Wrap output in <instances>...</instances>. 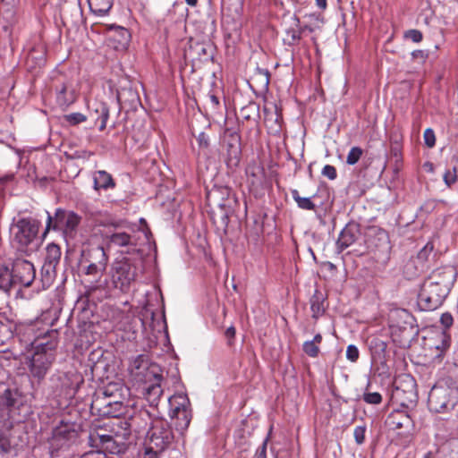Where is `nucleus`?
Wrapping results in <instances>:
<instances>
[{
    "mask_svg": "<svg viewBox=\"0 0 458 458\" xmlns=\"http://www.w3.org/2000/svg\"><path fill=\"white\" fill-rule=\"evenodd\" d=\"M140 259L128 256L117 257L110 267L111 283L114 289L123 293H127L135 282L140 267Z\"/></svg>",
    "mask_w": 458,
    "mask_h": 458,
    "instance_id": "1",
    "label": "nucleus"
},
{
    "mask_svg": "<svg viewBox=\"0 0 458 458\" xmlns=\"http://www.w3.org/2000/svg\"><path fill=\"white\" fill-rule=\"evenodd\" d=\"M108 255L100 245H90L81 250L80 267L86 276L100 278L106 272Z\"/></svg>",
    "mask_w": 458,
    "mask_h": 458,
    "instance_id": "2",
    "label": "nucleus"
},
{
    "mask_svg": "<svg viewBox=\"0 0 458 458\" xmlns=\"http://www.w3.org/2000/svg\"><path fill=\"white\" fill-rule=\"evenodd\" d=\"M458 403V389L446 385H435L428 398V405L436 413L448 412Z\"/></svg>",
    "mask_w": 458,
    "mask_h": 458,
    "instance_id": "3",
    "label": "nucleus"
},
{
    "mask_svg": "<svg viewBox=\"0 0 458 458\" xmlns=\"http://www.w3.org/2000/svg\"><path fill=\"white\" fill-rule=\"evenodd\" d=\"M393 403L409 408L416 405L418 401L417 384L410 375H403L394 382L391 394Z\"/></svg>",
    "mask_w": 458,
    "mask_h": 458,
    "instance_id": "4",
    "label": "nucleus"
},
{
    "mask_svg": "<svg viewBox=\"0 0 458 458\" xmlns=\"http://www.w3.org/2000/svg\"><path fill=\"white\" fill-rule=\"evenodd\" d=\"M40 223L33 218H21L12 227L13 241L18 250L26 251L38 233Z\"/></svg>",
    "mask_w": 458,
    "mask_h": 458,
    "instance_id": "5",
    "label": "nucleus"
},
{
    "mask_svg": "<svg viewBox=\"0 0 458 458\" xmlns=\"http://www.w3.org/2000/svg\"><path fill=\"white\" fill-rule=\"evenodd\" d=\"M170 416L174 420L175 428L183 432L191 423L192 414L190 400L187 395L176 394L168 399Z\"/></svg>",
    "mask_w": 458,
    "mask_h": 458,
    "instance_id": "6",
    "label": "nucleus"
},
{
    "mask_svg": "<svg viewBox=\"0 0 458 458\" xmlns=\"http://www.w3.org/2000/svg\"><path fill=\"white\" fill-rule=\"evenodd\" d=\"M174 440V434L168 422L164 420H154L148 432L145 445L157 452L164 453Z\"/></svg>",
    "mask_w": 458,
    "mask_h": 458,
    "instance_id": "7",
    "label": "nucleus"
},
{
    "mask_svg": "<svg viewBox=\"0 0 458 458\" xmlns=\"http://www.w3.org/2000/svg\"><path fill=\"white\" fill-rule=\"evenodd\" d=\"M449 293L428 278L419 293L418 304L422 310H434L443 303Z\"/></svg>",
    "mask_w": 458,
    "mask_h": 458,
    "instance_id": "8",
    "label": "nucleus"
},
{
    "mask_svg": "<svg viewBox=\"0 0 458 458\" xmlns=\"http://www.w3.org/2000/svg\"><path fill=\"white\" fill-rule=\"evenodd\" d=\"M129 437L118 435L112 437L106 433H89V443L91 446L100 449L98 452H108L113 454H123L126 449V442Z\"/></svg>",
    "mask_w": 458,
    "mask_h": 458,
    "instance_id": "9",
    "label": "nucleus"
},
{
    "mask_svg": "<svg viewBox=\"0 0 458 458\" xmlns=\"http://www.w3.org/2000/svg\"><path fill=\"white\" fill-rule=\"evenodd\" d=\"M129 372L137 383L148 384L152 379L162 380V375L158 374L155 368L149 367L148 358L145 354H140L131 360L129 366Z\"/></svg>",
    "mask_w": 458,
    "mask_h": 458,
    "instance_id": "10",
    "label": "nucleus"
},
{
    "mask_svg": "<svg viewBox=\"0 0 458 458\" xmlns=\"http://www.w3.org/2000/svg\"><path fill=\"white\" fill-rule=\"evenodd\" d=\"M109 243L117 248H121L122 254L142 255L140 248L139 239L135 233H128L123 231H116L108 236Z\"/></svg>",
    "mask_w": 458,
    "mask_h": 458,
    "instance_id": "11",
    "label": "nucleus"
},
{
    "mask_svg": "<svg viewBox=\"0 0 458 458\" xmlns=\"http://www.w3.org/2000/svg\"><path fill=\"white\" fill-rule=\"evenodd\" d=\"M224 145L226 151L225 162L228 167H236L241 160L242 148L239 133L232 129H225L224 132Z\"/></svg>",
    "mask_w": 458,
    "mask_h": 458,
    "instance_id": "12",
    "label": "nucleus"
},
{
    "mask_svg": "<svg viewBox=\"0 0 458 458\" xmlns=\"http://www.w3.org/2000/svg\"><path fill=\"white\" fill-rule=\"evenodd\" d=\"M12 274L15 284H20L24 287L32 284L36 277L34 265L22 258H16L13 262Z\"/></svg>",
    "mask_w": 458,
    "mask_h": 458,
    "instance_id": "13",
    "label": "nucleus"
},
{
    "mask_svg": "<svg viewBox=\"0 0 458 458\" xmlns=\"http://www.w3.org/2000/svg\"><path fill=\"white\" fill-rule=\"evenodd\" d=\"M59 384L56 391L59 395L65 398H72L76 394L80 386L84 383L82 376L78 372L69 371L58 376Z\"/></svg>",
    "mask_w": 458,
    "mask_h": 458,
    "instance_id": "14",
    "label": "nucleus"
},
{
    "mask_svg": "<svg viewBox=\"0 0 458 458\" xmlns=\"http://www.w3.org/2000/svg\"><path fill=\"white\" fill-rule=\"evenodd\" d=\"M152 420L149 411L146 409H140L133 412L127 420H123V423L128 429L129 437L132 431L143 433L149 425L152 426Z\"/></svg>",
    "mask_w": 458,
    "mask_h": 458,
    "instance_id": "15",
    "label": "nucleus"
},
{
    "mask_svg": "<svg viewBox=\"0 0 458 458\" xmlns=\"http://www.w3.org/2000/svg\"><path fill=\"white\" fill-rule=\"evenodd\" d=\"M92 409L101 416L118 418L123 411V405L122 399L107 400L98 395L92 403Z\"/></svg>",
    "mask_w": 458,
    "mask_h": 458,
    "instance_id": "16",
    "label": "nucleus"
},
{
    "mask_svg": "<svg viewBox=\"0 0 458 458\" xmlns=\"http://www.w3.org/2000/svg\"><path fill=\"white\" fill-rule=\"evenodd\" d=\"M53 362V358L46 352H36L30 362V372L38 382L47 375Z\"/></svg>",
    "mask_w": 458,
    "mask_h": 458,
    "instance_id": "17",
    "label": "nucleus"
},
{
    "mask_svg": "<svg viewBox=\"0 0 458 458\" xmlns=\"http://www.w3.org/2000/svg\"><path fill=\"white\" fill-rule=\"evenodd\" d=\"M457 276V270L454 266H444L435 269L428 278L433 284H437L445 291H451Z\"/></svg>",
    "mask_w": 458,
    "mask_h": 458,
    "instance_id": "18",
    "label": "nucleus"
},
{
    "mask_svg": "<svg viewBox=\"0 0 458 458\" xmlns=\"http://www.w3.org/2000/svg\"><path fill=\"white\" fill-rule=\"evenodd\" d=\"M76 99L77 92L71 81H64L55 85V101L61 108H67Z\"/></svg>",
    "mask_w": 458,
    "mask_h": 458,
    "instance_id": "19",
    "label": "nucleus"
},
{
    "mask_svg": "<svg viewBox=\"0 0 458 458\" xmlns=\"http://www.w3.org/2000/svg\"><path fill=\"white\" fill-rule=\"evenodd\" d=\"M218 191H212L208 194V200L210 205L216 206L219 209V213L215 215L214 220L216 223V218L220 220V226L223 230L225 231L228 224H229V216L232 213V208L228 205L226 200H219L217 199Z\"/></svg>",
    "mask_w": 458,
    "mask_h": 458,
    "instance_id": "20",
    "label": "nucleus"
},
{
    "mask_svg": "<svg viewBox=\"0 0 458 458\" xmlns=\"http://www.w3.org/2000/svg\"><path fill=\"white\" fill-rule=\"evenodd\" d=\"M360 233L357 225L348 224L340 233L337 240V248L340 251L351 246L356 242Z\"/></svg>",
    "mask_w": 458,
    "mask_h": 458,
    "instance_id": "21",
    "label": "nucleus"
},
{
    "mask_svg": "<svg viewBox=\"0 0 458 458\" xmlns=\"http://www.w3.org/2000/svg\"><path fill=\"white\" fill-rule=\"evenodd\" d=\"M187 55L193 60L199 62H208L212 59V47L210 44L203 42H194L190 45Z\"/></svg>",
    "mask_w": 458,
    "mask_h": 458,
    "instance_id": "22",
    "label": "nucleus"
},
{
    "mask_svg": "<svg viewBox=\"0 0 458 458\" xmlns=\"http://www.w3.org/2000/svg\"><path fill=\"white\" fill-rule=\"evenodd\" d=\"M106 433L112 437H118V435L129 437L128 429L123 425V420L117 419L115 421L105 423L103 426L95 428L90 433Z\"/></svg>",
    "mask_w": 458,
    "mask_h": 458,
    "instance_id": "23",
    "label": "nucleus"
},
{
    "mask_svg": "<svg viewBox=\"0 0 458 458\" xmlns=\"http://www.w3.org/2000/svg\"><path fill=\"white\" fill-rule=\"evenodd\" d=\"M47 217L44 235L51 229L55 231H63L64 233L67 211L63 208H57L54 216H52L47 211Z\"/></svg>",
    "mask_w": 458,
    "mask_h": 458,
    "instance_id": "24",
    "label": "nucleus"
},
{
    "mask_svg": "<svg viewBox=\"0 0 458 458\" xmlns=\"http://www.w3.org/2000/svg\"><path fill=\"white\" fill-rule=\"evenodd\" d=\"M387 424L391 429L396 430L403 428H410L412 421L406 411L395 410L389 414Z\"/></svg>",
    "mask_w": 458,
    "mask_h": 458,
    "instance_id": "25",
    "label": "nucleus"
},
{
    "mask_svg": "<svg viewBox=\"0 0 458 458\" xmlns=\"http://www.w3.org/2000/svg\"><path fill=\"white\" fill-rule=\"evenodd\" d=\"M152 380L154 381L153 383L151 381L150 383L145 384L143 394L151 406H157L163 394V389L160 385L161 381L157 379Z\"/></svg>",
    "mask_w": 458,
    "mask_h": 458,
    "instance_id": "26",
    "label": "nucleus"
},
{
    "mask_svg": "<svg viewBox=\"0 0 458 458\" xmlns=\"http://www.w3.org/2000/svg\"><path fill=\"white\" fill-rule=\"evenodd\" d=\"M115 186L114 181L110 174L104 170L97 171L94 174V188L98 189H109Z\"/></svg>",
    "mask_w": 458,
    "mask_h": 458,
    "instance_id": "27",
    "label": "nucleus"
},
{
    "mask_svg": "<svg viewBox=\"0 0 458 458\" xmlns=\"http://www.w3.org/2000/svg\"><path fill=\"white\" fill-rule=\"evenodd\" d=\"M123 392V385L122 382H109L104 386L103 396L107 400L122 399Z\"/></svg>",
    "mask_w": 458,
    "mask_h": 458,
    "instance_id": "28",
    "label": "nucleus"
},
{
    "mask_svg": "<svg viewBox=\"0 0 458 458\" xmlns=\"http://www.w3.org/2000/svg\"><path fill=\"white\" fill-rule=\"evenodd\" d=\"M92 13L104 16L108 13L113 5V0H88Z\"/></svg>",
    "mask_w": 458,
    "mask_h": 458,
    "instance_id": "29",
    "label": "nucleus"
},
{
    "mask_svg": "<svg viewBox=\"0 0 458 458\" xmlns=\"http://www.w3.org/2000/svg\"><path fill=\"white\" fill-rule=\"evenodd\" d=\"M116 98L119 103L121 104H130L134 105L139 101V96L136 90H133L131 88H122L117 89Z\"/></svg>",
    "mask_w": 458,
    "mask_h": 458,
    "instance_id": "30",
    "label": "nucleus"
},
{
    "mask_svg": "<svg viewBox=\"0 0 458 458\" xmlns=\"http://www.w3.org/2000/svg\"><path fill=\"white\" fill-rule=\"evenodd\" d=\"M323 303L324 296L322 293L316 290L314 294L310 298V309L312 310V317L314 318H318L324 313L325 308Z\"/></svg>",
    "mask_w": 458,
    "mask_h": 458,
    "instance_id": "31",
    "label": "nucleus"
},
{
    "mask_svg": "<svg viewBox=\"0 0 458 458\" xmlns=\"http://www.w3.org/2000/svg\"><path fill=\"white\" fill-rule=\"evenodd\" d=\"M61 259V249L55 243H49L46 248L45 263L58 266Z\"/></svg>",
    "mask_w": 458,
    "mask_h": 458,
    "instance_id": "32",
    "label": "nucleus"
},
{
    "mask_svg": "<svg viewBox=\"0 0 458 458\" xmlns=\"http://www.w3.org/2000/svg\"><path fill=\"white\" fill-rule=\"evenodd\" d=\"M15 284L14 278L7 267H0V290L8 292L13 284Z\"/></svg>",
    "mask_w": 458,
    "mask_h": 458,
    "instance_id": "33",
    "label": "nucleus"
},
{
    "mask_svg": "<svg viewBox=\"0 0 458 458\" xmlns=\"http://www.w3.org/2000/svg\"><path fill=\"white\" fill-rule=\"evenodd\" d=\"M96 113V120L100 121L99 131H104L106 127V123L109 118V108L106 103L100 102L97 104L94 110Z\"/></svg>",
    "mask_w": 458,
    "mask_h": 458,
    "instance_id": "34",
    "label": "nucleus"
},
{
    "mask_svg": "<svg viewBox=\"0 0 458 458\" xmlns=\"http://www.w3.org/2000/svg\"><path fill=\"white\" fill-rule=\"evenodd\" d=\"M81 217L73 211H67L65 217L64 233L71 234L75 232L80 225Z\"/></svg>",
    "mask_w": 458,
    "mask_h": 458,
    "instance_id": "35",
    "label": "nucleus"
},
{
    "mask_svg": "<svg viewBox=\"0 0 458 458\" xmlns=\"http://www.w3.org/2000/svg\"><path fill=\"white\" fill-rule=\"evenodd\" d=\"M291 194L297 206L301 209L304 210H315L316 205L312 202L310 198L301 197L297 190H292Z\"/></svg>",
    "mask_w": 458,
    "mask_h": 458,
    "instance_id": "36",
    "label": "nucleus"
},
{
    "mask_svg": "<svg viewBox=\"0 0 458 458\" xmlns=\"http://www.w3.org/2000/svg\"><path fill=\"white\" fill-rule=\"evenodd\" d=\"M0 403L6 407H13L16 403V393L10 388L4 389L0 394Z\"/></svg>",
    "mask_w": 458,
    "mask_h": 458,
    "instance_id": "37",
    "label": "nucleus"
},
{
    "mask_svg": "<svg viewBox=\"0 0 458 458\" xmlns=\"http://www.w3.org/2000/svg\"><path fill=\"white\" fill-rule=\"evenodd\" d=\"M363 154V150L360 147H352L346 157V163L350 165L357 164Z\"/></svg>",
    "mask_w": 458,
    "mask_h": 458,
    "instance_id": "38",
    "label": "nucleus"
},
{
    "mask_svg": "<svg viewBox=\"0 0 458 458\" xmlns=\"http://www.w3.org/2000/svg\"><path fill=\"white\" fill-rule=\"evenodd\" d=\"M301 30L290 29L286 31V38H284V42L289 46H294L298 44L301 39Z\"/></svg>",
    "mask_w": 458,
    "mask_h": 458,
    "instance_id": "39",
    "label": "nucleus"
},
{
    "mask_svg": "<svg viewBox=\"0 0 458 458\" xmlns=\"http://www.w3.org/2000/svg\"><path fill=\"white\" fill-rule=\"evenodd\" d=\"M205 101H206L207 107L212 113H216L220 107V102H219L218 98L211 92H209L206 96Z\"/></svg>",
    "mask_w": 458,
    "mask_h": 458,
    "instance_id": "40",
    "label": "nucleus"
},
{
    "mask_svg": "<svg viewBox=\"0 0 458 458\" xmlns=\"http://www.w3.org/2000/svg\"><path fill=\"white\" fill-rule=\"evenodd\" d=\"M443 453L449 454V458H458V440L453 439L443 447Z\"/></svg>",
    "mask_w": 458,
    "mask_h": 458,
    "instance_id": "41",
    "label": "nucleus"
},
{
    "mask_svg": "<svg viewBox=\"0 0 458 458\" xmlns=\"http://www.w3.org/2000/svg\"><path fill=\"white\" fill-rule=\"evenodd\" d=\"M64 118L70 125H77L87 120V116L81 113H72L64 115Z\"/></svg>",
    "mask_w": 458,
    "mask_h": 458,
    "instance_id": "42",
    "label": "nucleus"
},
{
    "mask_svg": "<svg viewBox=\"0 0 458 458\" xmlns=\"http://www.w3.org/2000/svg\"><path fill=\"white\" fill-rule=\"evenodd\" d=\"M56 267L55 265L48 264V263H43V266L41 267V275L43 277H46L47 280H52L55 276L56 273Z\"/></svg>",
    "mask_w": 458,
    "mask_h": 458,
    "instance_id": "43",
    "label": "nucleus"
},
{
    "mask_svg": "<svg viewBox=\"0 0 458 458\" xmlns=\"http://www.w3.org/2000/svg\"><path fill=\"white\" fill-rule=\"evenodd\" d=\"M362 399L369 404H379L382 402V395L377 392H365Z\"/></svg>",
    "mask_w": 458,
    "mask_h": 458,
    "instance_id": "44",
    "label": "nucleus"
},
{
    "mask_svg": "<svg viewBox=\"0 0 458 458\" xmlns=\"http://www.w3.org/2000/svg\"><path fill=\"white\" fill-rule=\"evenodd\" d=\"M303 352L310 357L315 358L319 353V347L311 341H306L303 344Z\"/></svg>",
    "mask_w": 458,
    "mask_h": 458,
    "instance_id": "45",
    "label": "nucleus"
},
{
    "mask_svg": "<svg viewBox=\"0 0 458 458\" xmlns=\"http://www.w3.org/2000/svg\"><path fill=\"white\" fill-rule=\"evenodd\" d=\"M433 250V245L431 243H427L418 253L417 259L420 262L421 265L428 260V256Z\"/></svg>",
    "mask_w": 458,
    "mask_h": 458,
    "instance_id": "46",
    "label": "nucleus"
},
{
    "mask_svg": "<svg viewBox=\"0 0 458 458\" xmlns=\"http://www.w3.org/2000/svg\"><path fill=\"white\" fill-rule=\"evenodd\" d=\"M365 426H357L353 430V437L357 445H362L365 441Z\"/></svg>",
    "mask_w": 458,
    "mask_h": 458,
    "instance_id": "47",
    "label": "nucleus"
},
{
    "mask_svg": "<svg viewBox=\"0 0 458 458\" xmlns=\"http://www.w3.org/2000/svg\"><path fill=\"white\" fill-rule=\"evenodd\" d=\"M263 169L260 166L253 165L249 166L246 170L248 175H250L253 179L251 180V184H255L258 182L259 179V175L262 174Z\"/></svg>",
    "mask_w": 458,
    "mask_h": 458,
    "instance_id": "48",
    "label": "nucleus"
},
{
    "mask_svg": "<svg viewBox=\"0 0 458 458\" xmlns=\"http://www.w3.org/2000/svg\"><path fill=\"white\" fill-rule=\"evenodd\" d=\"M360 352L356 345L350 344L346 349V358L352 362H356L359 359Z\"/></svg>",
    "mask_w": 458,
    "mask_h": 458,
    "instance_id": "49",
    "label": "nucleus"
},
{
    "mask_svg": "<svg viewBox=\"0 0 458 458\" xmlns=\"http://www.w3.org/2000/svg\"><path fill=\"white\" fill-rule=\"evenodd\" d=\"M424 142L428 148H433L436 144V135L432 129L428 128L423 134Z\"/></svg>",
    "mask_w": 458,
    "mask_h": 458,
    "instance_id": "50",
    "label": "nucleus"
},
{
    "mask_svg": "<svg viewBox=\"0 0 458 458\" xmlns=\"http://www.w3.org/2000/svg\"><path fill=\"white\" fill-rule=\"evenodd\" d=\"M444 182L447 186H451L457 180L456 168L454 167L452 170H447L443 176Z\"/></svg>",
    "mask_w": 458,
    "mask_h": 458,
    "instance_id": "51",
    "label": "nucleus"
},
{
    "mask_svg": "<svg viewBox=\"0 0 458 458\" xmlns=\"http://www.w3.org/2000/svg\"><path fill=\"white\" fill-rule=\"evenodd\" d=\"M404 38L412 40L415 43H419L422 40V33L418 30H409L405 31Z\"/></svg>",
    "mask_w": 458,
    "mask_h": 458,
    "instance_id": "52",
    "label": "nucleus"
},
{
    "mask_svg": "<svg viewBox=\"0 0 458 458\" xmlns=\"http://www.w3.org/2000/svg\"><path fill=\"white\" fill-rule=\"evenodd\" d=\"M322 175L329 180H335L337 176L336 169L331 165H326L321 172Z\"/></svg>",
    "mask_w": 458,
    "mask_h": 458,
    "instance_id": "53",
    "label": "nucleus"
},
{
    "mask_svg": "<svg viewBox=\"0 0 458 458\" xmlns=\"http://www.w3.org/2000/svg\"><path fill=\"white\" fill-rule=\"evenodd\" d=\"M162 454V452H157V450H155L153 447L145 445L144 453L140 458H159Z\"/></svg>",
    "mask_w": 458,
    "mask_h": 458,
    "instance_id": "54",
    "label": "nucleus"
},
{
    "mask_svg": "<svg viewBox=\"0 0 458 458\" xmlns=\"http://www.w3.org/2000/svg\"><path fill=\"white\" fill-rule=\"evenodd\" d=\"M55 434L56 437L63 436L64 437H65L67 439H71L77 436V433L74 429L70 430V429H64V428H56Z\"/></svg>",
    "mask_w": 458,
    "mask_h": 458,
    "instance_id": "55",
    "label": "nucleus"
},
{
    "mask_svg": "<svg viewBox=\"0 0 458 458\" xmlns=\"http://www.w3.org/2000/svg\"><path fill=\"white\" fill-rule=\"evenodd\" d=\"M199 147L203 149H208L209 147V138L205 132H200L197 137Z\"/></svg>",
    "mask_w": 458,
    "mask_h": 458,
    "instance_id": "56",
    "label": "nucleus"
},
{
    "mask_svg": "<svg viewBox=\"0 0 458 458\" xmlns=\"http://www.w3.org/2000/svg\"><path fill=\"white\" fill-rule=\"evenodd\" d=\"M267 438H266L262 445L257 449L254 458H267Z\"/></svg>",
    "mask_w": 458,
    "mask_h": 458,
    "instance_id": "57",
    "label": "nucleus"
},
{
    "mask_svg": "<svg viewBox=\"0 0 458 458\" xmlns=\"http://www.w3.org/2000/svg\"><path fill=\"white\" fill-rule=\"evenodd\" d=\"M453 316L448 312L443 313L440 318V322L445 328L450 327L453 325Z\"/></svg>",
    "mask_w": 458,
    "mask_h": 458,
    "instance_id": "58",
    "label": "nucleus"
},
{
    "mask_svg": "<svg viewBox=\"0 0 458 458\" xmlns=\"http://www.w3.org/2000/svg\"><path fill=\"white\" fill-rule=\"evenodd\" d=\"M81 458H113L111 456H108L104 452H89L84 454Z\"/></svg>",
    "mask_w": 458,
    "mask_h": 458,
    "instance_id": "59",
    "label": "nucleus"
},
{
    "mask_svg": "<svg viewBox=\"0 0 458 458\" xmlns=\"http://www.w3.org/2000/svg\"><path fill=\"white\" fill-rule=\"evenodd\" d=\"M235 333H236V330H235V327L233 326L229 327L225 330V336L227 338L229 345L232 344V340L234 338Z\"/></svg>",
    "mask_w": 458,
    "mask_h": 458,
    "instance_id": "60",
    "label": "nucleus"
},
{
    "mask_svg": "<svg viewBox=\"0 0 458 458\" xmlns=\"http://www.w3.org/2000/svg\"><path fill=\"white\" fill-rule=\"evenodd\" d=\"M411 56L413 59L424 61L428 57V55L423 50H414L411 53Z\"/></svg>",
    "mask_w": 458,
    "mask_h": 458,
    "instance_id": "61",
    "label": "nucleus"
},
{
    "mask_svg": "<svg viewBox=\"0 0 458 458\" xmlns=\"http://www.w3.org/2000/svg\"><path fill=\"white\" fill-rule=\"evenodd\" d=\"M317 6L321 10H326L327 7V0H315Z\"/></svg>",
    "mask_w": 458,
    "mask_h": 458,
    "instance_id": "62",
    "label": "nucleus"
},
{
    "mask_svg": "<svg viewBox=\"0 0 458 458\" xmlns=\"http://www.w3.org/2000/svg\"><path fill=\"white\" fill-rule=\"evenodd\" d=\"M311 342L315 343L318 346V344L322 342V335L320 334H317Z\"/></svg>",
    "mask_w": 458,
    "mask_h": 458,
    "instance_id": "63",
    "label": "nucleus"
},
{
    "mask_svg": "<svg viewBox=\"0 0 458 458\" xmlns=\"http://www.w3.org/2000/svg\"><path fill=\"white\" fill-rule=\"evenodd\" d=\"M377 346L378 348H380V350H381L382 352H384V351L386 350V343H385V342L380 341V342H378V343L377 344Z\"/></svg>",
    "mask_w": 458,
    "mask_h": 458,
    "instance_id": "64",
    "label": "nucleus"
}]
</instances>
